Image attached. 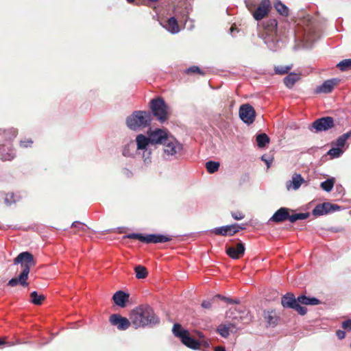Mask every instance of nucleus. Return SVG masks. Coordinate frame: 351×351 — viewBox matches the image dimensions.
Returning <instances> with one entry per match:
<instances>
[{"instance_id": "aec40b11", "label": "nucleus", "mask_w": 351, "mask_h": 351, "mask_svg": "<svg viewBox=\"0 0 351 351\" xmlns=\"http://www.w3.org/2000/svg\"><path fill=\"white\" fill-rule=\"evenodd\" d=\"M298 302L300 305H311L316 306L322 303V302L315 297L307 296L302 294L298 296Z\"/></svg>"}, {"instance_id": "6e6d98bb", "label": "nucleus", "mask_w": 351, "mask_h": 351, "mask_svg": "<svg viewBox=\"0 0 351 351\" xmlns=\"http://www.w3.org/2000/svg\"><path fill=\"white\" fill-rule=\"evenodd\" d=\"M32 143H33V141L32 139H28L26 141H21L20 146L23 148H27L28 147H31Z\"/></svg>"}, {"instance_id": "0eeeda50", "label": "nucleus", "mask_w": 351, "mask_h": 351, "mask_svg": "<svg viewBox=\"0 0 351 351\" xmlns=\"http://www.w3.org/2000/svg\"><path fill=\"white\" fill-rule=\"evenodd\" d=\"M281 304L285 308L295 310L299 315H304L307 313V308L298 304V297L291 292L285 293L281 298Z\"/></svg>"}, {"instance_id": "5701e85b", "label": "nucleus", "mask_w": 351, "mask_h": 351, "mask_svg": "<svg viewBox=\"0 0 351 351\" xmlns=\"http://www.w3.org/2000/svg\"><path fill=\"white\" fill-rule=\"evenodd\" d=\"M136 149L142 150L147 149V146L151 144L149 136L144 134H138L136 137Z\"/></svg>"}, {"instance_id": "69168bd1", "label": "nucleus", "mask_w": 351, "mask_h": 351, "mask_svg": "<svg viewBox=\"0 0 351 351\" xmlns=\"http://www.w3.org/2000/svg\"><path fill=\"white\" fill-rule=\"evenodd\" d=\"M330 230L333 232H337L340 230V229L339 228H330Z\"/></svg>"}, {"instance_id": "a211bd4d", "label": "nucleus", "mask_w": 351, "mask_h": 351, "mask_svg": "<svg viewBox=\"0 0 351 351\" xmlns=\"http://www.w3.org/2000/svg\"><path fill=\"white\" fill-rule=\"evenodd\" d=\"M129 298L130 294L122 290H119L116 291L112 296V300L114 303L117 306L121 308L125 307L126 304L129 300Z\"/></svg>"}, {"instance_id": "a878e982", "label": "nucleus", "mask_w": 351, "mask_h": 351, "mask_svg": "<svg viewBox=\"0 0 351 351\" xmlns=\"http://www.w3.org/2000/svg\"><path fill=\"white\" fill-rule=\"evenodd\" d=\"M166 29L168 32L173 34H177L180 32V28L176 17L172 16L168 19Z\"/></svg>"}, {"instance_id": "8fccbe9b", "label": "nucleus", "mask_w": 351, "mask_h": 351, "mask_svg": "<svg viewBox=\"0 0 351 351\" xmlns=\"http://www.w3.org/2000/svg\"><path fill=\"white\" fill-rule=\"evenodd\" d=\"M346 141H347V140H346V139L342 136V135H341V136H339L337 138V140H336V141H335V145L337 147H339L340 149H341V148L345 145V144H346Z\"/></svg>"}, {"instance_id": "7c9ffc66", "label": "nucleus", "mask_w": 351, "mask_h": 351, "mask_svg": "<svg viewBox=\"0 0 351 351\" xmlns=\"http://www.w3.org/2000/svg\"><path fill=\"white\" fill-rule=\"evenodd\" d=\"M45 296L43 294H38L36 291L30 293V302L35 305H40L45 300Z\"/></svg>"}, {"instance_id": "2f4dec72", "label": "nucleus", "mask_w": 351, "mask_h": 351, "mask_svg": "<svg viewBox=\"0 0 351 351\" xmlns=\"http://www.w3.org/2000/svg\"><path fill=\"white\" fill-rule=\"evenodd\" d=\"M256 140L257 142V145L260 148L265 147L266 145L269 144L270 141L269 136L265 133L257 134Z\"/></svg>"}, {"instance_id": "774afa93", "label": "nucleus", "mask_w": 351, "mask_h": 351, "mask_svg": "<svg viewBox=\"0 0 351 351\" xmlns=\"http://www.w3.org/2000/svg\"><path fill=\"white\" fill-rule=\"evenodd\" d=\"M234 30V28L233 27H232L230 28V31H231V32H232Z\"/></svg>"}, {"instance_id": "6ab92c4d", "label": "nucleus", "mask_w": 351, "mask_h": 351, "mask_svg": "<svg viewBox=\"0 0 351 351\" xmlns=\"http://www.w3.org/2000/svg\"><path fill=\"white\" fill-rule=\"evenodd\" d=\"M180 341L184 346L193 350H198L201 346V342L191 336L189 332Z\"/></svg>"}, {"instance_id": "c756f323", "label": "nucleus", "mask_w": 351, "mask_h": 351, "mask_svg": "<svg viewBox=\"0 0 351 351\" xmlns=\"http://www.w3.org/2000/svg\"><path fill=\"white\" fill-rule=\"evenodd\" d=\"M300 80V77L295 73H290L287 77L284 78V83L285 86L291 88L295 83Z\"/></svg>"}, {"instance_id": "0e129e2a", "label": "nucleus", "mask_w": 351, "mask_h": 351, "mask_svg": "<svg viewBox=\"0 0 351 351\" xmlns=\"http://www.w3.org/2000/svg\"><path fill=\"white\" fill-rule=\"evenodd\" d=\"M232 217H233L234 219H236V220L242 219L243 218V216H242L241 215H239V216H237V215L233 214Z\"/></svg>"}, {"instance_id": "e2e57ef3", "label": "nucleus", "mask_w": 351, "mask_h": 351, "mask_svg": "<svg viewBox=\"0 0 351 351\" xmlns=\"http://www.w3.org/2000/svg\"><path fill=\"white\" fill-rule=\"evenodd\" d=\"M215 351H226V348L223 346H217L215 348Z\"/></svg>"}, {"instance_id": "3c124183", "label": "nucleus", "mask_w": 351, "mask_h": 351, "mask_svg": "<svg viewBox=\"0 0 351 351\" xmlns=\"http://www.w3.org/2000/svg\"><path fill=\"white\" fill-rule=\"evenodd\" d=\"M213 300L214 298H213L212 300H204L201 304L202 307L205 309H210L212 307Z\"/></svg>"}, {"instance_id": "5fc2aeb1", "label": "nucleus", "mask_w": 351, "mask_h": 351, "mask_svg": "<svg viewBox=\"0 0 351 351\" xmlns=\"http://www.w3.org/2000/svg\"><path fill=\"white\" fill-rule=\"evenodd\" d=\"M341 327L348 331H351V319L343 321L341 323Z\"/></svg>"}, {"instance_id": "e433bc0d", "label": "nucleus", "mask_w": 351, "mask_h": 351, "mask_svg": "<svg viewBox=\"0 0 351 351\" xmlns=\"http://www.w3.org/2000/svg\"><path fill=\"white\" fill-rule=\"evenodd\" d=\"M219 162L213 160H209L206 162V168L209 173H214L218 171L219 168Z\"/></svg>"}, {"instance_id": "7ed1b4c3", "label": "nucleus", "mask_w": 351, "mask_h": 351, "mask_svg": "<svg viewBox=\"0 0 351 351\" xmlns=\"http://www.w3.org/2000/svg\"><path fill=\"white\" fill-rule=\"evenodd\" d=\"M153 118L149 111L134 110L125 120L126 127L131 131L140 132L150 128Z\"/></svg>"}, {"instance_id": "37998d69", "label": "nucleus", "mask_w": 351, "mask_h": 351, "mask_svg": "<svg viewBox=\"0 0 351 351\" xmlns=\"http://www.w3.org/2000/svg\"><path fill=\"white\" fill-rule=\"evenodd\" d=\"M292 68V64L287 66H277L275 67L274 71L276 74L283 75L287 73L288 71Z\"/></svg>"}, {"instance_id": "4468645a", "label": "nucleus", "mask_w": 351, "mask_h": 351, "mask_svg": "<svg viewBox=\"0 0 351 351\" xmlns=\"http://www.w3.org/2000/svg\"><path fill=\"white\" fill-rule=\"evenodd\" d=\"M148 136L152 145H162L164 142L166 141V139L169 138L167 132L162 129H156L153 131L150 130L148 132Z\"/></svg>"}, {"instance_id": "338daca9", "label": "nucleus", "mask_w": 351, "mask_h": 351, "mask_svg": "<svg viewBox=\"0 0 351 351\" xmlns=\"http://www.w3.org/2000/svg\"><path fill=\"white\" fill-rule=\"evenodd\" d=\"M128 3H131L134 1V0H126Z\"/></svg>"}, {"instance_id": "20e7f679", "label": "nucleus", "mask_w": 351, "mask_h": 351, "mask_svg": "<svg viewBox=\"0 0 351 351\" xmlns=\"http://www.w3.org/2000/svg\"><path fill=\"white\" fill-rule=\"evenodd\" d=\"M278 21L275 19H269L263 23V32H260V37L269 50L276 51L279 48L280 40L277 37Z\"/></svg>"}, {"instance_id": "603ef678", "label": "nucleus", "mask_w": 351, "mask_h": 351, "mask_svg": "<svg viewBox=\"0 0 351 351\" xmlns=\"http://www.w3.org/2000/svg\"><path fill=\"white\" fill-rule=\"evenodd\" d=\"M261 160L264 161L266 163L267 168H269L273 161V158L268 156L267 155H263L261 156Z\"/></svg>"}, {"instance_id": "cd10ccee", "label": "nucleus", "mask_w": 351, "mask_h": 351, "mask_svg": "<svg viewBox=\"0 0 351 351\" xmlns=\"http://www.w3.org/2000/svg\"><path fill=\"white\" fill-rule=\"evenodd\" d=\"M235 327L234 323H229L228 325H219L217 331L220 334L222 337H228L230 335V330Z\"/></svg>"}, {"instance_id": "9d476101", "label": "nucleus", "mask_w": 351, "mask_h": 351, "mask_svg": "<svg viewBox=\"0 0 351 351\" xmlns=\"http://www.w3.org/2000/svg\"><path fill=\"white\" fill-rule=\"evenodd\" d=\"M341 207L337 204H332L330 202H324L317 205L312 211L314 217H317L328 213H332L338 211Z\"/></svg>"}, {"instance_id": "412c9836", "label": "nucleus", "mask_w": 351, "mask_h": 351, "mask_svg": "<svg viewBox=\"0 0 351 351\" xmlns=\"http://www.w3.org/2000/svg\"><path fill=\"white\" fill-rule=\"evenodd\" d=\"M16 156L15 150L12 147L9 146L7 148L3 147L0 148V158L3 161L12 160Z\"/></svg>"}, {"instance_id": "4d7b16f0", "label": "nucleus", "mask_w": 351, "mask_h": 351, "mask_svg": "<svg viewBox=\"0 0 351 351\" xmlns=\"http://www.w3.org/2000/svg\"><path fill=\"white\" fill-rule=\"evenodd\" d=\"M336 335L339 339H343L346 337V332L342 330H337L336 331Z\"/></svg>"}, {"instance_id": "680f3d73", "label": "nucleus", "mask_w": 351, "mask_h": 351, "mask_svg": "<svg viewBox=\"0 0 351 351\" xmlns=\"http://www.w3.org/2000/svg\"><path fill=\"white\" fill-rule=\"evenodd\" d=\"M215 297L219 298L221 300L226 301V302H227V299H229V298H227L226 296H223V295H221L219 294L216 295Z\"/></svg>"}, {"instance_id": "473e14b6", "label": "nucleus", "mask_w": 351, "mask_h": 351, "mask_svg": "<svg viewBox=\"0 0 351 351\" xmlns=\"http://www.w3.org/2000/svg\"><path fill=\"white\" fill-rule=\"evenodd\" d=\"M17 130L14 128H10L8 130L0 129V136H2L5 140H10L16 137Z\"/></svg>"}, {"instance_id": "58836bf2", "label": "nucleus", "mask_w": 351, "mask_h": 351, "mask_svg": "<svg viewBox=\"0 0 351 351\" xmlns=\"http://www.w3.org/2000/svg\"><path fill=\"white\" fill-rule=\"evenodd\" d=\"M184 10L182 12V21H184L185 23H186L188 20V16L190 14V12L192 11V5L189 2H184Z\"/></svg>"}, {"instance_id": "f8f14e48", "label": "nucleus", "mask_w": 351, "mask_h": 351, "mask_svg": "<svg viewBox=\"0 0 351 351\" xmlns=\"http://www.w3.org/2000/svg\"><path fill=\"white\" fill-rule=\"evenodd\" d=\"M245 251V244L241 241L226 247V253L232 259L240 258L244 255Z\"/></svg>"}, {"instance_id": "79ce46f5", "label": "nucleus", "mask_w": 351, "mask_h": 351, "mask_svg": "<svg viewBox=\"0 0 351 351\" xmlns=\"http://www.w3.org/2000/svg\"><path fill=\"white\" fill-rule=\"evenodd\" d=\"M343 151L339 147H332L328 150L327 154L329 155L332 158H337L341 156Z\"/></svg>"}, {"instance_id": "b1692460", "label": "nucleus", "mask_w": 351, "mask_h": 351, "mask_svg": "<svg viewBox=\"0 0 351 351\" xmlns=\"http://www.w3.org/2000/svg\"><path fill=\"white\" fill-rule=\"evenodd\" d=\"M289 209L285 207L279 208L269 219H289Z\"/></svg>"}, {"instance_id": "f03ea898", "label": "nucleus", "mask_w": 351, "mask_h": 351, "mask_svg": "<svg viewBox=\"0 0 351 351\" xmlns=\"http://www.w3.org/2000/svg\"><path fill=\"white\" fill-rule=\"evenodd\" d=\"M13 263L14 265L20 264L22 267V271L18 278H11L8 282V286L13 287L17 285H21L23 287H27L28 285L27 280L30 271V267L36 264L34 256L27 251L21 252L14 259Z\"/></svg>"}, {"instance_id": "f704fd0d", "label": "nucleus", "mask_w": 351, "mask_h": 351, "mask_svg": "<svg viewBox=\"0 0 351 351\" xmlns=\"http://www.w3.org/2000/svg\"><path fill=\"white\" fill-rule=\"evenodd\" d=\"M9 228L13 229V230L22 229L24 230H29L31 228L30 227L25 228V227L19 226L17 224H14V223H2V221H0V229L5 230Z\"/></svg>"}, {"instance_id": "a19ab883", "label": "nucleus", "mask_w": 351, "mask_h": 351, "mask_svg": "<svg viewBox=\"0 0 351 351\" xmlns=\"http://www.w3.org/2000/svg\"><path fill=\"white\" fill-rule=\"evenodd\" d=\"M135 149L134 143H131L123 147L122 154L125 157H132L134 155L133 151Z\"/></svg>"}, {"instance_id": "4be33fe9", "label": "nucleus", "mask_w": 351, "mask_h": 351, "mask_svg": "<svg viewBox=\"0 0 351 351\" xmlns=\"http://www.w3.org/2000/svg\"><path fill=\"white\" fill-rule=\"evenodd\" d=\"M304 182V180L300 173H295L293 175L291 180L287 182V188L289 190L291 188L298 190Z\"/></svg>"}, {"instance_id": "de8ad7c7", "label": "nucleus", "mask_w": 351, "mask_h": 351, "mask_svg": "<svg viewBox=\"0 0 351 351\" xmlns=\"http://www.w3.org/2000/svg\"><path fill=\"white\" fill-rule=\"evenodd\" d=\"M185 73L187 74L198 73L202 75H204V73L197 66H192L188 68L187 69H186Z\"/></svg>"}, {"instance_id": "423d86ee", "label": "nucleus", "mask_w": 351, "mask_h": 351, "mask_svg": "<svg viewBox=\"0 0 351 351\" xmlns=\"http://www.w3.org/2000/svg\"><path fill=\"white\" fill-rule=\"evenodd\" d=\"M162 158L165 160L171 161L178 158L177 155L181 152L183 145L173 136H169L162 144Z\"/></svg>"}, {"instance_id": "bb28decb", "label": "nucleus", "mask_w": 351, "mask_h": 351, "mask_svg": "<svg viewBox=\"0 0 351 351\" xmlns=\"http://www.w3.org/2000/svg\"><path fill=\"white\" fill-rule=\"evenodd\" d=\"M172 332L176 337L180 339V340L189 332V330L184 329L180 324L176 323L173 324L172 328Z\"/></svg>"}, {"instance_id": "ddd939ff", "label": "nucleus", "mask_w": 351, "mask_h": 351, "mask_svg": "<svg viewBox=\"0 0 351 351\" xmlns=\"http://www.w3.org/2000/svg\"><path fill=\"white\" fill-rule=\"evenodd\" d=\"M271 9V3L270 0H261L257 8L253 12L252 15L256 21L263 19L266 15L268 14Z\"/></svg>"}, {"instance_id": "9b49d317", "label": "nucleus", "mask_w": 351, "mask_h": 351, "mask_svg": "<svg viewBox=\"0 0 351 351\" xmlns=\"http://www.w3.org/2000/svg\"><path fill=\"white\" fill-rule=\"evenodd\" d=\"M239 117L245 123L248 125L252 124L255 118V110L250 104H243L239 108Z\"/></svg>"}, {"instance_id": "2eb2a0df", "label": "nucleus", "mask_w": 351, "mask_h": 351, "mask_svg": "<svg viewBox=\"0 0 351 351\" xmlns=\"http://www.w3.org/2000/svg\"><path fill=\"white\" fill-rule=\"evenodd\" d=\"M109 321L112 326H116L119 330H127L132 324L128 318L122 317L119 314L111 315Z\"/></svg>"}, {"instance_id": "c85d7f7f", "label": "nucleus", "mask_w": 351, "mask_h": 351, "mask_svg": "<svg viewBox=\"0 0 351 351\" xmlns=\"http://www.w3.org/2000/svg\"><path fill=\"white\" fill-rule=\"evenodd\" d=\"M274 6L276 11L282 16H287L289 14L288 7L280 0H275Z\"/></svg>"}, {"instance_id": "864d4df0", "label": "nucleus", "mask_w": 351, "mask_h": 351, "mask_svg": "<svg viewBox=\"0 0 351 351\" xmlns=\"http://www.w3.org/2000/svg\"><path fill=\"white\" fill-rule=\"evenodd\" d=\"M265 318L267 319V323L270 326H274L276 325L277 319L275 317H274L273 315H271V314H269Z\"/></svg>"}, {"instance_id": "f3484780", "label": "nucleus", "mask_w": 351, "mask_h": 351, "mask_svg": "<svg viewBox=\"0 0 351 351\" xmlns=\"http://www.w3.org/2000/svg\"><path fill=\"white\" fill-rule=\"evenodd\" d=\"M339 82L337 78H332L324 81L320 86H318L315 93L317 94L319 93H330L333 90L335 86Z\"/></svg>"}, {"instance_id": "f257e3e1", "label": "nucleus", "mask_w": 351, "mask_h": 351, "mask_svg": "<svg viewBox=\"0 0 351 351\" xmlns=\"http://www.w3.org/2000/svg\"><path fill=\"white\" fill-rule=\"evenodd\" d=\"M130 318L135 328L154 327L160 323V319L153 308L147 304L141 305L133 309Z\"/></svg>"}, {"instance_id": "bf43d9fd", "label": "nucleus", "mask_w": 351, "mask_h": 351, "mask_svg": "<svg viewBox=\"0 0 351 351\" xmlns=\"http://www.w3.org/2000/svg\"><path fill=\"white\" fill-rule=\"evenodd\" d=\"M240 301L239 300H233L231 298L227 299L228 304H239Z\"/></svg>"}, {"instance_id": "72a5a7b5", "label": "nucleus", "mask_w": 351, "mask_h": 351, "mask_svg": "<svg viewBox=\"0 0 351 351\" xmlns=\"http://www.w3.org/2000/svg\"><path fill=\"white\" fill-rule=\"evenodd\" d=\"M136 278L138 279H144L147 276L148 272L147 269L142 265H137L134 268Z\"/></svg>"}, {"instance_id": "1a4fd4ad", "label": "nucleus", "mask_w": 351, "mask_h": 351, "mask_svg": "<svg viewBox=\"0 0 351 351\" xmlns=\"http://www.w3.org/2000/svg\"><path fill=\"white\" fill-rule=\"evenodd\" d=\"M335 127L334 119L331 117H324L314 121L308 129L314 133L327 131Z\"/></svg>"}, {"instance_id": "c9c22d12", "label": "nucleus", "mask_w": 351, "mask_h": 351, "mask_svg": "<svg viewBox=\"0 0 351 351\" xmlns=\"http://www.w3.org/2000/svg\"><path fill=\"white\" fill-rule=\"evenodd\" d=\"M335 178H328L320 184L321 188L326 192H330L334 186Z\"/></svg>"}, {"instance_id": "c03bdc74", "label": "nucleus", "mask_w": 351, "mask_h": 351, "mask_svg": "<svg viewBox=\"0 0 351 351\" xmlns=\"http://www.w3.org/2000/svg\"><path fill=\"white\" fill-rule=\"evenodd\" d=\"M143 152L142 153V158L143 160V162L145 163V165H148L151 163V155H152V152L148 149H142L141 150Z\"/></svg>"}, {"instance_id": "49530a36", "label": "nucleus", "mask_w": 351, "mask_h": 351, "mask_svg": "<svg viewBox=\"0 0 351 351\" xmlns=\"http://www.w3.org/2000/svg\"><path fill=\"white\" fill-rule=\"evenodd\" d=\"M69 226L73 228H77L80 230H84L86 228V225L82 223L81 221H73L71 224H69L66 227V228H64L63 230H66Z\"/></svg>"}, {"instance_id": "ea45409f", "label": "nucleus", "mask_w": 351, "mask_h": 351, "mask_svg": "<svg viewBox=\"0 0 351 351\" xmlns=\"http://www.w3.org/2000/svg\"><path fill=\"white\" fill-rule=\"evenodd\" d=\"M123 238L124 239L127 238V239H137V240L145 243L146 234H143L141 233L133 232V233H130V234L123 236Z\"/></svg>"}, {"instance_id": "13d9d810", "label": "nucleus", "mask_w": 351, "mask_h": 351, "mask_svg": "<svg viewBox=\"0 0 351 351\" xmlns=\"http://www.w3.org/2000/svg\"><path fill=\"white\" fill-rule=\"evenodd\" d=\"M123 173L128 178H130L132 176V172L130 169L126 168L123 169Z\"/></svg>"}, {"instance_id": "4c0bfd02", "label": "nucleus", "mask_w": 351, "mask_h": 351, "mask_svg": "<svg viewBox=\"0 0 351 351\" xmlns=\"http://www.w3.org/2000/svg\"><path fill=\"white\" fill-rule=\"evenodd\" d=\"M337 66L341 71H346L351 69V58L341 60L337 64Z\"/></svg>"}, {"instance_id": "6e6552de", "label": "nucleus", "mask_w": 351, "mask_h": 351, "mask_svg": "<svg viewBox=\"0 0 351 351\" xmlns=\"http://www.w3.org/2000/svg\"><path fill=\"white\" fill-rule=\"evenodd\" d=\"M246 223H232L230 225L222 226L219 227H216L213 229L206 230V232H210L214 233L216 235H221L223 237L227 236H233L236 233L239 232L241 230H245L246 228Z\"/></svg>"}, {"instance_id": "393cba45", "label": "nucleus", "mask_w": 351, "mask_h": 351, "mask_svg": "<svg viewBox=\"0 0 351 351\" xmlns=\"http://www.w3.org/2000/svg\"><path fill=\"white\" fill-rule=\"evenodd\" d=\"M0 196H4V203L6 206H10L20 200V197L14 193H2Z\"/></svg>"}, {"instance_id": "09e8293b", "label": "nucleus", "mask_w": 351, "mask_h": 351, "mask_svg": "<svg viewBox=\"0 0 351 351\" xmlns=\"http://www.w3.org/2000/svg\"><path fill=\"white\" fill-rule=\"evenodd\" d=\"M195 333L199 339V341L201 342V346H207L208 345V343L204 333L201 331H196Z\"/></svg>"}, {"instance_id": "dca6fc26", "label": "nucleus", "mask_w": 351, "mask_h": 351, "mask_svg": "<svg viewBox=\"0 0 351 351\" xmlns=\"http://www.w3.org/2000/svg\"><path fill=\"white\" fill-rule=\"evenodd\" d=\"M173 236L163 234H147L145 243H164L172 240Z\"/></svg>"}, {"instance_id": "39448f33", "label": "nucleus", "mask_w": 351, "mask_h": 351, "mask_svg": "<svg viewBox=\"0 0 351 351\" xmlns=\"http://www.w3.org/2000/svg\"><path fill=\"white\" fill-rule=\"evenodd\" d=\"M149 108L152 117H155L160 123L165 122L168 119V106L165 99L158 97L150 100Z\"/></svg>"}, {"instance_id": "052dcab7", "label": "nucleus", "mask_w": 351, "mask_h": 351, "mask_svg": "<svg viewBox=\"0 0 351 351\" xmlns=\"http://www.w3.org/2000/svg\"><path fill=\"white\" fill-rule=\"evenodd\" d=\"M342 136L346 139L348 140L350 137H351V130L349 132L342 134Z\"/></svg>"}, {"instance_id": "a18cd8bd", "label": "nucleus", "mask_w": 351, "mask_h": 351, "mask_svg": "<svg viewBox=\"0 0 351 351\" xmlns=\"http://www.w3.org/2000/svg\"><path fill=\"white\" fill-rule=\"evenodd\" d=\"M310 216L309 212L290 215L289 219H306Z\"/></svg>"}]
</instances>
